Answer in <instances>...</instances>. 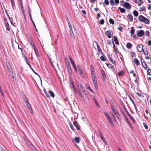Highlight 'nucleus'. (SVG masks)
<instances>
[{"label":"nucleus","instance_id":"obj_45","mask_svg":"<svg viewBox=\"0 0 151 151\" xmlns=\"http://www.w3.org/2000/svg\"><path fill=\"white\" fill-rule=\"evenodd\" d=\"M27 108H28V109L29 110V111H30V112L31 113H33L32 110V109L31 108V106L29 107H27Z\"/></svg>","mask_w":151,"mask_h":151},{"label":"nucleus","instance_id":"obj_57","mask_svg":"<svg viewBox=\"0 0 151 151\" xmlns=\"http://www.w3.org/2000/svg\"><path fill=\"white\" fill-rule=\"evenodd\" d=\"M109 60L111 62L113 63H114V62L112 58L111 57H109Z\"/></svg>","mask_w":151,"mask_h":151},{"label":"nucleus","instance_id":"obj_46","mask_svg":"<svg viewBox=\"0 0 151 151\" xmlns=\"http://www.w3.org/2000/svg\"><path fill=\"white\" fill-rule=\"evenodd\" d=\"M27 108H28V109L29 110V111H30V112L31 113H33L32 110V109L31 108V106L29 107H27Z\"/></svg>","mask_w":151,"mask_h":151},{"label":"nucleus","instance_id":"obj_12","mask_svg":"<svg viewBox=\"0 0 151 151\" xmlns=\"http://www.w3.org/2000/svg\"><path fill=\"white\" fill-rule=\"evenodd\" d=\"M128 19L130 21L132 22L133 21V18L132 15L131 14H129L127 16Z\"/></svg>","mask_w":151,"mask_h":151},{"label":"nucleus","instance_id":"obj_31","mask_svg":"<svg viewBox=\"0 0 151 151\" xmlns=\"http://www.w3.org/2000/svg\"><path fill=\"white\" fill-rule=\"evenodd\" d=\"M111 119L112 120H113L114 122L115 121V120H116L115 116L113 113H112V114H111Z\"/></svg>","mask_w":151,"mask_h":151},{"label":"nucleus","instance_id":"obj_20","mask_svg":"<svg viewBox=\"0 0 151 151\" xmlns=\"http://www.w3.org/2000/svg\"><path fill=\"white\" fill-rule=\"evenodd\" d=\"M67 68L68 69V71L69 72L71 71V67L70 65V64H68L66 65Z\"/></svg>","mask_w":151,"mask_h":151},{"label":"nucleus","instance_id":"obj_22","mask_svg":"<svg viewBox=\"0 0 151 151\" xmlns=\"http://www.w3.org/2000/svg\"><path fill=\"white\" fill-rule=\"evenodd\" d=\"M113 47L114 49V52L115 53H116L117 52V49L115 47V45L114 43L113 42Z\"/></svg>","mask_w":151,"mask_h":151},{"label":"nucleus","instance_id":"obj_9","mask_svg":"<svg viewBox=\"0 0 151 151\" xmlns=\"http://www.w3.org/2000/svg\"><path fill=\"white\" fill-rule=\"evenodd\" d=\"M70 88L73 90L75 93L76 92V89L75 88L74 84L72 81H71L70 83Z\"/></svg>","mask_w":151,"mask_h":151},{"label":"nucleus","instance_id":"obj_29","mask_svg":"<svg viewBox=\"0 0 151 151\" xmlns=\"http://www.w3.org/2000/svg\"><path fill=\"white\" fill-rule=\"evenodd\" d=\"M11 2V4L12 5V8L13 9L14 8L15 5L14 2V0H10Z\"/></svg>","mask_w":151,"mask_h":151},{"label":"nucleus","instance_id":"obj_6","mask_svg":"<svg viewBox=\"0 0 151 151\" xmlns=\"http://www.w3.org/2000/svg\"><path fill=\"white\" fill-rule=\"evenodd\" d=\"M143 46L142 45H139L137 47V48L138 51L139 52H141L143 51Z\"/></svg>","mask_w":151,"mask_h":151},{"label":"nucleus","instance_id":"obj_10","mask_svg":"<svg viewBox=\"0 0 151 151\" xmlns=\"http://www.w3.org/2000/svg\"><path fill=\"white\" fill-rule=\"evenodd\" d=\"M105 34L109 38H111V32L110 30L107 31Z\"/></svg>","mask_w":151,"mask_h":151},{"label":"nucleus","instance_id":"obj_3","mask_svg":"<svg viewBox=\"0 0 151 151\" xmlns=\"http://www.w3.org/2000/svg\"><path fill=\"white\" fill-rule=\"evenodd\" d=\"M123 7L128 9H130L131 8V5L128 2H125L123 4Z\"/></svg>","mask_w":151,"mask_h":151},{"label":"nucleus","instance_id":"obj_11","mask_svg":"<svg viewBox=\"0 0 151 151\" xmlns=\"http://www.w3.org/2000/svg\"><path fill=\"white\" fill-rule=\"evenodd\" d=\"M73 124L78 130H79L80 127L78 125V123L76 121H74L73 122Z\"/></svg>","mask_w":151,"mask_h":151},{"label":"nucleus","instance_id":"obj_8","mask_svg":"<svg viewBox=\"0 0 151 151\" xmlns=\"http://www.w3.org/2000/svg\"><path fill=\"white\" fill-rule=\"evenodd\" d=\"M77 67L78 70L81 76H83L84 75V72L81 68L80 66L79 65H77Z\"/></svg>","mask_w":151,"mask_h":151},{"label":"nucleus","instance_id":"obj_47","mask_svg":"<svg viewBox=\"0 0 151 151\" xmlns=\"http://www.w3.org/2000/svg\"><path fill=\"white\" fill-rule=\"evenodd\" d=\"M110 2L112 5H114L115 4V3L113 0H110Z\"/></svg>","mask_w":151,"mask_h":151},{"label":"nucleus","instance_id":"obj_27","mask_svg":"<svg viewBox=\"0 0 151 151\" xmlns=\"http://www.w3.org/2000/svg\"><path fill=\"white\" fill-rule=\"evenodd\" d=\"M133 14H134V15L135 16L137 17L138 16V13L137 11H136V10L134 11H133Z\"/></svg>","mask_w":151,"mask_h":151},{"label":"nucleus","instance_id":"obj_48","mask_svg":"<svg viewBox=\"0 0 151 151\" xmlns=\"http://www.w3.org/2000/svg\"><path fill=\"white\" fill-rule=\"evenodd\" d=\"M132 57L133 58V57H135L136 56V54L134 52H132L131 54Z\"/></svg>","mask_w":151,"mask_h":151},{"label":"nucleus","instance_id":"obj_24","mask_svg":"<svg viewBox=\"0 0 151 151\" xmlns=\"http://www.w3.org/2000/svg\"><path fill=\"white\" fill-rule=\"evenodd\" d=\"M49 93H50V96L52 97L53 98H54L55 96V95L54 93L51 91H49L48 92Z\"/></svg>","mask_w":151,"mask_h":151},{"label":"nucleus","instance_id":"obj_19","mask_svg":"<svg viewBox=\"0 0 151 151\" xmlns=\"http://www.w3.org/2000/svg\"><path fill=\"white\" fill-rule=\"evenodd\" d=\"M98 134L99 136L102 139V140L103 141V142H104V139L102 133L100 132H99Z\"/></svg>","mask_w":151,"mask_h":151},{"label":"nucleus","instance_id":"obj_59","mask_svg":"<svg viewBox=\"0 0 151 151\" xmlns=\"http://www.w3.org/2000/svg\"><path fill=\"white\" fill-rule=\"evenodd\" d=\"M143 4V1H141L138 4V6H139L141 5H142Z\"/></svg>","mask_w":151,"mask_h":151},{"label":"nucleus","instance_id":"obj_4","mask_svg":"<svg viewBox=\"0 0 151 151\" xmlns=\"http://www.w3.org/2000/svg\"><path fill=\"white\" fill-rule=\"evenodd\" d=\"M144 32L143 30H141L139 31H138L137 32V35L139 37H142L144 35Z\"/></svg>","mask_w":151,"mask_h":151},{"label":"nucleus","instance_id":"obj_52","mask_svg":"<svg viewBox=\"0 0 151 151\" xmlns=\"http://www.w3.org/2000/svg\"><path fill=\"white\" fill-rule=\"evenodd\" d=\"M143 51L145 55H148V52L147 50H143Z\"/></svg>","mask_w":151,"mask_h":151},{"label":"nucleus","instance_id":"obj_21","mask_svg":"<svg viewBox=\"0 0 151 151\" xmlns=\"http://www.w3.org/2000/svg\"><path fill=\"white\" fill-rule=\"evenodd\" d=\"M127 47L128 49L130 48L132 46V45L130 43L128 42L127 44Z\"/></svg>","mask_w":151,"mask_h":151},{"label":"nucleus","instance_id":"obj_7","mask_svg":"<svg viewBox=\"0 0 151 151\" xmlns=\"http://www.w3.org/2000/svg\"><path fill=\"white\" fill-rule=\"evenodd\" d=\"M77 84L78 87L80 88L81 91L83 93H85V91L83 87L81 84L78 83Z\"/></svg>","mask_w":151,"mask_h":151},{"label":"nucleus","instance_id":"obj_18","mask_svg":"<svg viewBox=\"0 0 151 151\" xmlns=\"http://www.w3.org/2000/svg\"><path fill=\"white\" fill-rule=\"evenodd\" d=\"M107 119L109 120V122L110 123L112 124H113L114 123L112 121V120L110 118V117L108 115L106 116Z\"/></svg>","mask_w":151,"mask_h":151},{"label":"nucleus","instance_id":"obj_42","mask_svg":"<svg viewBox=\"0 0 151 151\" xmlns=\"http://www.w3.org/2000/svg\"><path fill=\"white\" fill-rule=\"evenodd\" d=\"M93 99L94 100V101H95V102L96 104L99 107H100V106H99V105L97 101L96 100V99H95V98H93Z\"/></svg>","mask_w":151,"mask_h":151},{"label":"nucleus","instance_id":"obj_51","mask_svg":"<svg viewBox=\"0 0 151 151\" xmlns=\"http://www.w3.org/2000/svg\"><path fill=\"white\" fill-rule=\"evenodd\" d=\"M104 3L107 5H109V2L108 0H104Z\"/></svg>","mask_w":151,"mask_h":151},{"label":"nucleus","instance_id":"obj_49","mask_svg":"<svg viewBox=\"0 0 151 151\" xmlns=\"http://www.w3.org/2000/svg\"><path fill=\"white\" fill-rule=\"evenodd\" d=\"M71 64H72V65L73 66V67H74V69H75V70H76V71H77V68H76V66H75V64H74V62H73V63H71Z\"/></svg>","mask_w":151,"mask_h":151},{"label":"nucleus","instance_id":"obj_16","mask_svg":"<svg viewBox=\"0 0 151 151\" xmlns=\"http://www.w3.org/2000/svg\"><path fill=\"white\" fill-rule=\"evenodd\" d=\"M142 66L145 69H147V66L145 62L143 61L142 62Z\"/></svg>","mask_w":151,"mask_h":151},{"label":"nucleus","instance_id":"obj_55","mask_svg":"<svg viewBox=\"0 0 151 151\" xmlns=\"http://www.w3.org/2000/svg\"><path fill=\"white\" fill-rule=\"evenodd\" d=\"M32 23L33 24V25H34V26L35 27V29L36 30V32H38V30H37V28H36V26H35V23L34 22H32Z\"/></svg>","mask_w":151,"mask_h":151},{"label":"nucleus","instance_id":"obj_40","mask_svg":"<svg viewBox=\"0 0 151 151\" xmlns=\"http://www.w3.org/2000/svg\"><path fill=\"white\" fill-rule=\"evenodd\" d=\"M6 29L8 30L9 31L10 30V29L9 27V25L8 23L7 24H6Z\"/></svg>","mask_w":151,"mask_h":151},{"label":"nucleus","instance_id":"obj_2","mask_svg":"<svg viewBox=\"0 0 151 151\" xmlns=\"http://www.w3.org/2000/svg\"><path fill=\"white\" fill-rule=\"evenodd\" d=\"M111 108L115 116L118 119H120V117L118 111L113 106H111Z\"/></svg>","mask_w":151,"mask_h":151},{"label":"nucleus","instance_id":"obj_35","mask_svg":"<svg viewBox=\"0 0 151 151\" xmlns=\"http://www.w3.org/2000/svg\"><path fill=\"white\" fill-rule=\"evenodd\" d=\"M26 142V143L27 144V145L29 146L30 147L33 149L34 147V146L30 144H29V143L28 142Z\"/></svg>","mask_w":151,"mask_h":151},{"label":"nucleus","instance_id":"obj_39","mask_svg":"<svg viewBox=\"0 0 151 151\" xmlns=\"http://www.w3.org/2000/svg\"><path fill=\"white\" fill-rule=\"evenodd\" d=\"M143 125L145 127V128L146 129H148V126L147 125L146 123L145 122H144L143 123Z\"/></svg>","mask_w":151,"mask_h":151},{"label":"nucleus","instance_id":"obj_58","mask_svg":"<svg viewBox=\"0 0 151 151\" xmlns=\"http://www.w3.org/2000/svg\"><path fill=\"white\" fill-rule=\"evenodd\" d=\"M26 104L27 106V107H29L31 106L29 102H27V103H26Z\"/></svg>","mask_w":151,"mask_h":151},{"label":"nucleus","instance_id":"obj_30","mask_svg":"<svg viewBox=\"0 0 151 151\" xmlns=\"http://www.w3.org/2000/svg\"><path fill=\"white\" fill-rule=\"evenodd\" d=\"M22 14L24 16V17L25 19V20H26V17L25 15V14L24 13V9H22Z\"/></svg>","mask_w":151,"mask_h":151},{"label":"nucleus","instance_id":"obj_60","mask_svg":"<svg viewBox=\"0 0 151 151\" xmlns=\"http://www.w3.org/2000/svg\"><path fill=\"white\" fill-rule=\"evenodd\" d=\"M69 59H70V62H71V63H73L74 62L73 61V60L72 59V58L70 57H69Z\"/></svg>","mask_w":151,"mask_h":151},{"label":"nucleus","instance_id":"obj_61","mask_svg":"<svg viewBox=\"0 0 151 151\" xmlns=\"http://www.w3.org/2000/svg\"><path fill=\"white\" fill-rule=\"evenodd\" d=\"M65 64H66V65L70 63L69 62V61H68V59H67V60H65Z\"/></svg>","mask_w":151,"mask_h":151},{"label":"nucleus","instance_id":"obj_44","mask_svg":"<svg viewBox=\"0 0 151 151\" xmlns=\"http://www.w3.org/2000/svg\"><path fill=\"white\" fill-rule=\"evenodd\" d=\"M107 65L110 68H112L113 67V66L111 64H108Z\"/></svg>","mask_w":151,"mask_h":151},{"label":"nucleus","instance_id":"obj_41","mask_svg":"<svg viewBox=\"0 0 151 151\" xmlns=\"http://www.w3.org/2000/svg\"><path fill=\"white\" fill-rule=\"evenodd\" d=\"M33 48V49L34 50V51L36 55H37L38 54V51H37V49L36 47H35H35Z\"/></svg>","mask_w":151,"mask_h":151},{"label":"nucleus","instance_id":"obj_62","mask_svg":"<svg viewBox=\"0 0 151 151\" xmlns=\"http://www.w3.org/2000/svg\"><path fill=\"white\" fill-rule=\"evenodd\" d=\"M115 1V3L116 4H118L119 3V0H114Z\"/></svg>","mask_w":151,"mask_h":151},{"label":"nucleus","instance_id":"obj_53","mask_svg":"<svg viewBox=\"0 0 151 151\" xmlns=\"http://www.w3.org/2000/svg\"><path fill=\"white\" fill-rule=\"evenodd\" d=\"M148 75H151V70L150 69H148Z\"/></svg>","mask_w":151,"mask_h":151},{"label":"nucleus","instance_id":"obj_32","mask_svg":"<svg viewBox=\"0 0 151 151\" xmlns=\"http://www.w3.org/2000/svg\"><path fill=\"white\" fill-rule=\"evenodd\" d=\"M31 69L32 70V71L35 74H36V75H37L39 77L41 81V78L40 77V76H39V75L37 74L35 71V70H33V69L32 68V67H30Z\"/></svg>","mask_w":151,"mask_h":151},{"label":"nucleus","instance_id":"obj_15","mask_svg":"<svg viewBox=\"0 0 151 151\" xmlns=\"http://www.w3.org/2000/svg\"><path fill=\"white\" fill-rule=\"evenodd\" d=\"M114 41L115 42V43L117 45H119V43L117 37L115 36H114Z\"/></svg>","mask_w":151,"mask_h":151},{"label":"nucleus","instance_id":"obj_37","mask_svg":"<svg viewBox=\"0 0 151 151\" xmlns=\"http://www.w3.org/2000/svg\"><path fill=\"white\" fill-rule=\"evenodd\" d=\"M109 22H110V24H114V20L111 19H109Z\"/></svg>","mask_w":151,"mask_h":151},{"label":"nucleus","instance_id":"obj_34","mask_svg":"<svg viewBox=\"0 0 151 151\" xmlns=\"http://www.w3.org/2000/svg\"><path fill=\"white\" fill-rule=\"evenodd\" d=\"M70 33L71 36L73 38V39H75V36L73 31L70 32Z\"/></svg>","mask_w":151,"mask_h":151},{"label":"nucleus","instance_id":"obj_14","mask_svg":"<svg viewBox=\"0 0 151 151\" xmlns=\"http://www.w3.org/2000/svg\"><path fill=\"white\" fill-rule=\"evenodd\" d=\"M134 62L135 63V64L137 65H140V62L139 60L137 58H134Z\"/></svg>","mask_w":151,"mask_h":151},{"label":"nucleus","instance_id":"obj_23","mask_svg":"<svg viewBox=\"0 0 151 151\" xmlns=\"http://www.w3.org/2000/svg\"><path fill=\"white\" fill-rule=\"evenodd\" d=\"M74 140L77 143H79L80 142V139L78 137H75Z\"/></svg>","mask_w":151,"mask_h":151},{"label":"nucleus","instance_id":"obj_64","mask_svg":"<svg viewBox=\"0 0 151 151\" xmlns=\"http://www.w3.org/2000/svg\"><path fill=\"white\" fill-rule=\"evenodd\" d=\"M147 43L149 45H151V40L148 41Z\"/></svg>","mask_w":151,"mask_h":151},{"label":"nucleus","instance_id":"obj_63","mask_svg":"<svg viewBox=\"0 0 151 151\" xmlns=\"http://www.w3.org/2000/svg\"><path fill=\"white\" fill-rule=\"evenodd\" d=\"M0 149L2 151H6L2 147H0Z\"/></svg>","mask_w":151,"mask_h":151},{"label":"nucleus","instance_id":"obj_54","mask_svg":"<svg viewBox=\"0 0 151 151\" xmlns=\"http://www.w3.org/2000/svg\"><path fill=\"white\" fill-rule=\"evenodd\" d=\"M100 59L101 60L103 61H105V59L104 57L103 56H101L100 57Z\"/></svg>","mask_w":151,"mask_h":151},{"label":"nucleus","instance_id":"obj_33","mask_svg":"<svg viewBox=\"0 0 151 151\" xmlns=\"http://www.w3.org/2000/svg\"><path fill=\"white\" fill-rule=\"evenodd\" d=\"M30 43L33 48L35 47H35H36L35 45V44L33 42V41L30 42Z\"/></svg>","mask_w":151,"mask_h":151},{"label":"nucleus","instance_id":"obj_1","mask_svg":"<svg viewBox=\"0 0 151 151\" xmlns=\"http://www.w3.org/2000/svg\"><path fill=\"white\" fill-rule=\"evenodd\" d=\"M138 19L140 22H144L145 24H148L150 23L149 20L142 15H139Z\"/></svg>","mask_w":151,"mask_h":151},{"label":"nucleus","instance_id":"obj_17","mask_svg":"<svg viewBox=\"0 0 151 151\" xmlns=\"http://www.w3.org/2000/svg\"><path fill=\"white\" fill-rule=\"evenodd\" d=\"M135 31V30L134 27H132L131 28V30L130 31V34L131 36L134 33Z\"/></svg>","mask_w":151,"mask_h":151},{"label":"nucleus","instance_id":"obj_36","mask_svg":"<svg viewBox=\"0 0 151 151\" xmlns=\"http://www.w3.org/2000/svg\"><path fill=\"white\" fill-rule=\"evenodd\" d=\"M104 22V20L103 19H101L99 22V24H103Z\"/></svg>","mask_w":151,"mask_h":151},{"label":"nucleus","instance_id":"obj_38","mask_svg":"<svg viewBox=\"0 0 151 151\" xmlns=\"http://www.w3.org/2000/svg\"><path fill=\"white\" fill-rule=\"evenodd\" d=\"M91 72V76L92 78L96 77L95 75V72Z\"/></svg>","mask_w":151,"mask_h":151},{"label":"nucleus","instance_id":"obj_26","mask_svg":"<svg viewBox=\"0 0 151 151\" xmlns=\"http://www.w3.org/2000/svg\"><path fill=\"white\" fill-rule=\"evenodd\" d=\"M124 73L123 71L122 70L120 71L118 73V75L119 76H122L123 75Z\"/></svg>","mask_w":151,"mask_h":151},{"label":"nucleus","instance_id":"obj_25","mask_svg":"<svg viewBox=\"0 0 151 151\" xmlns=\"http://www.w3.org/2000/svg\"><path fill=\"white\" fill-rule=\"evenodd\" d=\"M118 9L120 10V11L122 13H125V10L124 8H121L120 7H119Z\"/></svg>","mask_w":151,"mask_h":151},{"label":"nucleus","instance_id":"obj_50","mask_svg":"<svg viewBox=\"0 0 151 151\" xmlns=\"http://www.w3.org/2000/svg\"><path fill=\"white\" fill-rule=\"evenodd\" d=\"M79 95L81 97V100L82 101H84V99H83V96L80 92H79Z\"/></svg>","mask_w":151,"mask_h":151},{"label":"nucleus","instance_id":"obj_43","mask_svg":"<svg viewBox=\"0 0 151 151\" xmlns=\"http://www.w3.org/2000/svg\"><path fill=\"white\" fill-rule=\"evenodd\" d=\"M23 99L26 103L27 102H29L27 98L26 97V96L24 97Z\"/></svg>","mask_w":151,"mask_h":151},{"label":"nucleus","instance_id":"obj_13","mask_svg":"<svg viewBox=\"0 0 151 151\" xmlns=\"http://www.w3.org/2000/svg\"><path fill=\"white\" fill-rule=\"evenodd\" d=\"M101 71L102 74V76L103 77V79L104 80L105 78L106 77V76L105 74V72L103 69H101Z\"/></svg>","mask_w":151,"mask_h":151},{"label":"nucleus","instance_id":"obj_5","mask_svg":"<svg viewBox=\"0 0 151 151\" xmlns=\"http://www.w3.org/2000/svg\"><path fill=\"white\" fill-rule=\"evenodd\" d=\"M93 81L95 88L97 89V80L96 77L92 78Z\"/></svg>","mask_w":151,"mask_h":151},{"label":"nucleus","instance_id":"obj_28","mask_svg":"<svg viewBox=\"0 0 151 151\" xmlns=\"http://www.w3.org/2000/svg\"><path fill=\"white\" fill-rule=\"evenodd\" d=\"M128 116H129L131 120L134 123H135V121L134 120V119L133 118H132V116H131V115L130 114H129Z\"/></svg>","mask_w":151,"mask_h":151},{"label":"nucleus","instance_id":"obj_56","mask_svg":"<svg viewBox=\"0 0 151 151\" xmlns=\"http://www.w3.org/2000/svg\"><path fill=\"white\" fill-rule=\"evenodd\" d=\"M65 17L67 20V21L68 24H70V22L69 21V19L68 17Z\"/></svg>","mask_w":151,"mask_h":151}]
</instances>
